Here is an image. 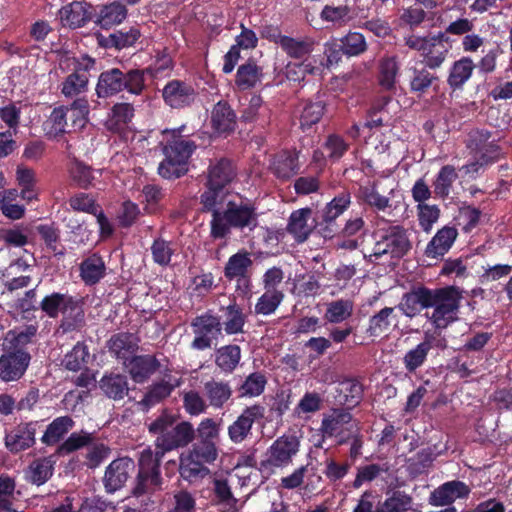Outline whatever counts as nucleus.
I'll list each match as a JSON object with an SVG mask.
<instances>
[{"instance_id":"f257e3e1","label":"nucleus","mask_w":512,"mask_h":512,"mask_svg":"<svg viewBox=\"0 0 512 512\" xmlns=\"http://www.w3.org/2000/svg\"><path fill=\"white\" fill-rule=\"evenodd\" d=\"M184 128L163 131L161 146L165 157L158 166V174L164 179L180 178L188 172V161L197 145L181 134Z\"/></svg>"},{"instance_id":"f03ea898","label":"nucleus","mask_w":512,"mask_h":512,"mask_svg":"<svg viewBox=\"0 0 512 512\" xmlns=\"http://www.w3.org/2000/svg\"><path fill=\"white\" fill-rule=\"evenodd\" d=\"M258 225L256 207L249 201H228L223 212L215 214L210 221V237L225 239L232 229L253 231Z\"/></svg>"},{"instance_id":"7ed1b4c3","label":"nucleus","mask_w":512,"mask_h":512,"mask_svg":"<svg viewBox=\"0 0 512 512\" xmlns=\"http://www.w3.org/2000/svg\"><path fill=\"white\" fill-rule=\"evenodd\" d=\"M144 69H129L123 71L111 68L100 73L95 87L99 98H110L122 91L139 96L146 88Z\"/></svg>"},{"instance_id":"20e7f679","label":"nucleus","mask_w":512,"mask_h":512,"mask_svg":"<svg viewBox=\"0 0 512 512\" xmlns=\"http://www.w3.org/2000/svg\"><path fill=\"white\" fill-rule=\"evenodd\" d=\"M88 114V100L77 98L70 105L54 108L44 122V130L52 138L78 131L86 125Z\"/></svg>"},{"instance_id":"39448f33","label":"nucleus","mask_w":512,"mask_h":512,"mask_svg":"<svg viewBox=\"0 0 512 512\" xmlns=\"http://www.w3.org/2000/svg\"><path fill=\"white\" fill-rule=\"evenodd\" d=\"M460 300L461 294L453 286L432 289L429 303L433 311L431 314L427 312L425 316L436 329H445L457 320Z\"/></svg>"},{"instance_id":"423d86ee","label":"nucleus","mask_w":512,"mask_h":512,"mask_svg":"<svg viewBox=\"0 0 512 512\" xmlns=\"http://www.w3.org/2000/svg\"><path fill=\"white\" fill-rule=\"evenodd\" d=\"M164 454L159 453V448L155 450L146 447L139 453L137 483L133 489L136 496L145 493L154 492L161 485L160 463Z\"/></svg>"},{"instance_id":"0eeeda50","label":"nucleus","mask_w":512,"mask_h":512,"mask_svg":"<svg viewBox=\"0 0 512 512\" xmlns=\"http://www.w3.org/2000/svg\"><path fill=\"white\" fill-rule=\"evenodd\" d=\"M360 423L349 408H332L323 414L319 431L323 438H338L339 444L349 441L351 433L359 430Z\"/></svg>"},{"instance_id":"6e6552de","label":"nucleus","mask_w":512,"mask_h":512,"mask_svg":"<svg viewBox=\"0 0 512 512\" xmlns=\"http://www.w3.org/2000/svg\"><path fill=\"white\" fill-rule=\"evenodd\" d=\"M379 238L373 246L370 257L379 258L384 255L400 259L412 248L407 230L400 225H390L378 231Z\"/></svg>"},{"instance_id":"1a4fd4ad","label":"nucleus","mask_w":512,"mask_h":512,"mask_svg":"<svg viewBox=\"0 0 512 512\" xmlns=\"http://www.w3.org/2000/svg\"><path fill=\"white\" fill-rule=\"evenodd\" d=\"M300 450V439L294 434H284L278 437L268 448L267 458L262 462L263 467L284 468L289 466L293 457Z\"/></svg>"},{"instance_id":"9d476101","label":"nucleus","mask_w":512,"mask_h":512,"mask_svg":"<svg viewBox=\"0 0 512 512\" xmlns=\"http://www.w3.org/2000/svg\"><path fill=\"white\" fill-rule=\"evenodd\" d=\"M195 335L191 347L195 350L211 348L213 340H217L222 334V323L220 318L209 312L195 317L191 322Z\"/></svg>"},{"instance_id":"9b49d317","label":"nucleus","mask_w":512,"mask_h":512,"mask_svg":"<svg viewBox=\"0 0 512 512\" xmlns=\"http://www.w3.org/2000/svg\"><path fill=\"white\" fill-rule=\"evenodd\" d=\"M446 346L445 338L437 337L436 332L425 331L423 341L404 354L402 363L405 370L410 374L416 373L426 363L433 347L444 349Z\"/></svg>"},{"instance_id":"f8f14e48","label":"nucleus","mask_w":512,"mask_h":512,"mask_svg":"<svg viewBox=\"0 0 512 512\" xmlns=\"http://www.w3.org/2000/svg\"><path fill=\"white\" fill-rule=\"evenodd\" d=\"M265 407L254 404L243 409L241 414L233 421L227 429L228 437L234 444H240L252 436V429L255 422L264 418Z\"/></svg>"},{"instance_id":"ddd939ff","label":"nucleus","mask_w":512,"mask_h":512,"mask_svg":"<svg viewBox=\"0 0 512 512\" xmlns=\"http://www.w3.org/2000/svg\"><path fill=\"white\" fill-rule=\"evenodd\" d=\"M195 438V429L190 422L183 421L173 425L164 435L157 436L155 446L159 448L160 454L174 449L185 447Z\"/></svg>"},{"instance_id":"4468645a","label":"nucleus","mask_w":512,"mask_h":512,"mask_svg":"<svg viewBox=\"0 0 512 512\" xmlns=\"http://www.w3.org/2000/svg\"><path fill=\"white\" fill-rule=\"evenodd\" d=\"M164 102L174 109L190 106L194 103L197 92L192 85L181 81L171 80L162 89Z\"/></svg>"},{"instance_id":"2eb2a0df","label":"nucleus","mask_w":512,"mask_h":512,"mask_svg":"<svg viewBox=\"0 0 512 512\" xmlns=\"http://www.w3.org/2000/svg\"><path fill=\"white\" fill-rule=\"evenodd\" d=\"M30 354L18 349L0 357V378L3 381H15L20 379L30 363Z\"/></svg>"},{"instance_id":"dca6fc26","label":"nucleus","mask_w":512,"mask_h":512,"mask_svg":"<svg viewBox=\"0 0 512 512\" xmlns=\"http://www.w3.org/2000/svg\"><path fill=\"white\" fill-rule=\"evenodd\" d=\"M124 368L130 378L138 384L148 381L160 368V361L155 355H133L128 361L123 362Z\"/></svg>"},{"instance_id":"f3484780","label":"nucleus","mask_w":512,"mask_h":512,"mask_svg":"<svg viewBox=\"0 0 512 512\" xmlns=\"http://www.w3.org/2000/svg\"><path fill=\"white\" fill-rule=\"evenodd\" d=\"M134 462L128 457L113 460L106 468L103 483L109 493H113L124 486L134 470Z\"/></svg>"},{"instance_id":"a211bd4d","label":"nucleus","mask_w":512,"mask_h":512,"mask_svg":"<svg viewBox=\"0 0 512 512\" xmlns=\"http://www.w3.org/2000/svg\"><path fill=\"white\" fill-rule=\"evenodd\" d=\"M316 223L312 219L311 208H301L291 213L286 231L293 236L296 242H305L312 231L315 229Z\"/></svg>"},{"instance_id":"6ab92c4d","label":"nucleus","mask_w":512,"mask_h":512,"mask_svg":"<svg viewBox=\"0 0 512 512\" xmlns=\"http://www.w3.org/2000/svg\"><path fill=\"white\" fill-rule=\"evenodd\" d=\"M252 265L250 253L241 250L229 257L224 267V275L228 280L236 279L239 285L242 283L245 288H248L250 284L249 269Z\"/></svg>"},{"instance_id":"aec40b11","label":"nucleus","mask_w":512,"mask_h":512,"mask_svg":"<svg viewBox=\"0 0 512 512\" xmlns=\"http://www.w3.org/2000/svg\"><path fill=\"white\" fill-rule=\"evenodd\" d=\"M431 290L420 286L403 294L397 308L408 318H414L421 309L430 308Z\"/></svg>"},{"instance_id":"412c9836","label":"nucleus","mask_w":512,"mask_h":512,"mask_svg":"<svg viewBox=\"0 0 512 512\" xmlns=\"http://www.w3.org/2000/svg\"><path fill=\"white\" fill-rule=\"evenodd\" d=\"M140 339L135 333L119 332L107 341L111 355L123 362L128 361L139 348Z\"/></svg>"},{"instance_id":"4be33fe9","label":"nucleus","mask_w":512,"mask_h":512,"mask_svg":"<svg viewBox=\"0 0 512 512\" xmlns=\"http://www.w3.org/2000/svg\"><path fill=\"white\" fill-rule=\"evenodd\" d=\"M458 236V231L453 226H444L428 242L424 254L431 259L443 257L452 247Z\"/></svg>"},{"instance_id":"5701e85b","label":"nucleus","mask_w":512,"mask_h":512,"mask_svg":"<svg viewBox=\"0 0 512 512\" xmlns=\"http://www.w3.org/2000/svg\"><path fill=\"white\" fill-rule=\"evenodd\" d=\"M36 423L18 425L5 437L6 447L12 453L28 449L35 443Z\"/></svg>"},{"instance_id":"b1692460","label":"nucleus","mask_w":512,"mask_h":512,"mask_svg":"<svg viewBox=\"0 0 512 512\" xmlns=\"http://www.w3.org/2000/svg\"><path fill=\"white\" fill-rule=\"evenodd\" d=\"M237 175L235 165L230 159L220 158L212 162L208 168V185L225 188Z\"/></svg>"},{"instance_id":"393cba45","label":"nucleus","mask_w":512,"mask_h":512,"mask_svg":"<svg viewBox=\"0 0 512 512\" xmlns=\"http://www.w3.org/2000/svg\"><path fill=\"white\" fill-rule=\"evenodd\" d=\"M232 388L227 381L209 379L203 383V394L209 406L221 409L232 397Z\"/></svg>"},{"instance_id":"a878e982","label":"nucleus","mask_w":512,"mask_h":512,"mask_svg":"<svg viewBox=\"0 0 512 512\" xmlns=\"http://www.w3.org/2000/svg\"><path fill=\"white\" fill-rule=\"evenodd\" d=\"M55 455L34 459L25 470V479L34 485L45 484L54 473Z\"/></svg>"},{"instance_id":"bb28decb","label":"nucleus","mask_w":512,"mask_h":512,"mask_svg":"<svg viewBox=\"0 0 512 512\" xmlns=\"http://www.w3.org/2000/svg\"><path fill=\"white\" fill-rule=\"evenodd\" d=\"M361 199L373 210L378 212H385L392 208L391 199L394 194V189L391 188L386 194L381 193L379 182L374 181L371 184L361 187Z\"/></svg>"},{"instance_id":"cd10ccee","label":"nucleus","mask_w":512,"mask_h":512,"mask_svg":"<svg viewBox=\"0 0 512 512\" xmlns=\"http://www.w3.org/2000/svg\"><path fill=\"white\" fill-rule=\"evenodd\" d=\"M58 16L62 26L76 29L84 26L90 20L86 3L73 1L63 6Z\"/></svg>"},{"instance_id":"c85d7f7f","label":"nucleus","mask_w":512,"mask_h":512,"mask_svg":"<svg viewBox=\"0 0 512 512\" xmlns=\"http://www.w3.org/2000/svg\"><path fill=\"white\" fill-rule=\"evenodd\" d=\"M211 125L217 133H229L236 127V114L226 101L216 103L211 112Z\"/></svg>"},{"instance_id":"c756f323","label":"nucleus","mask_w":512,"mask_h":512,"mask_svg":"<svg viewBox=\"0 0 512 512\" xmlns=\"http://www.w3.org/2000/svg\"><path fill=\"white\" fill-rule=\"evenodd\" d=\"M99 389L106 397L121 400L129 392L127 377L120 373L105 374L99 381Z\"/></svg>"},{"instance_id":"7c9ffc66","label":"nucleus","mask_w":512,"mask_h":512,"mask_svg":"<svg viewBox=\"0 0 512 512\" xmlns=\"http://www.w3.org/2000/svg\"><path fill=\"white\" fill-rule=\"evenodd\" d=\"M76 298L67 294L53 292L46 295L39 303V309L49 318H57L59 314H63L74 304Z\"/></svg>"},{"instance_id":"2f4dec72","label":"nucleus","mask_w":512,"mask_h":512,"mask_svg":"<svg viewBox=\"0 0 512 512\" xmlns=\"http://www.w3.org/2000/svg\"><path fill=\"white\" fill-rule=\"evenodd\" d=\"M446 40L443 33L428 39V43L422 53L427 67L436 69L445 61L448 54V48L444 44Z\"/></svg>"},{"instance_id":"473e14b6","label":"nucleus","mask_w":512,"mask_h":512,"mask_svg":"<svg viewBox=\"0 0 512 512\" xmlns=\"http://www.w3.org/2000/svg\"><path fill=\"white\" fill-rule=\"evenodd\" d=\"M89 74L85 71L74 70L61 83V94L69 99L83 98L88 91Z\"/></svg>"},{"instance_id":"72a5a7b5","label":"nucleus","mask_w":512,"mask_h":512,"mask_svg":"<svg viewBox=\"0 0 512 512\" xmlns=\"http://www.w3.org/2000/svg\"><path fill=\"white\" fill-rule=\"evenodd\" d=\"M228 199V193L222 187H211L207 184V189L200 197L203 212H211L212 218L215 217L216 212L221 213L225 209Z\"/></svg>"},{"instance_id":"f704fd0d","label":"nucleus","mask_w":512,"mask_h":512,"mask_svg":"<svg viewBox=\"0 0 512 512\" xmlns=\"http://www.w3.org/2000/svg\"><path fill=\"white\" fill-rule=\"evenodd\" d=\"M475 64L469 57H462L455 61L450 68L447 78L448 85L453 89H461L471 78Z\"/></svg>"},{"instance_id":"c9c22d12","label":"nucleus","mask_w":512,"mask_h":512,"mask_svg":"<svg viewBox=\"0 0 512 512\" xmlns=\"http://www.w3.org/2000/svg\"><path fill=\"white\" fill-rule=\"evenodd\" d=\"M223 322L222 327L228 335L239 334L243 332L246 323V315L243 309L235 302H231L228 306L222 307Z\"/></svg>"},{"instance_id":"e433bc0d","label":"nucleus","mask_w":512,"mask_h":512,"mask_svg":"<svg viewBox=\"0 0 512 512\" xmlns=\"http://www.w3.org/2000/svg\"><path fill=\"white\" fill-rule=\"evenodd\" d=\"M75 422L70 416L55 418L46 428L41 441L47 446L57 444L74 427Z\"/></svg>"},{"instance_id":"4c0bfd02","label":"nucleus","mask_w":512,"mask_h":512,"mask_svg":"<svg viewBox=\"0 0 512 512\" xmlns=\"http://www.w3.org/2000/svg\"><path fill=\"white\" fill-rule=\"evenodd\" d=\"M105 263L97 254L86 258L80 264V276L86 285L98 283L105 275Z\"/></svg>"},{"instance_id":"58836bf2","label":"nucleus","mask_w":512,"mask_h":512,"mask_svg":"<svg viewBox=\"0 0 512 512\" xmlns=\"http://www.w3.org/2000/svg\"><path fill=\"white\" fill-rule=\"evenodd\" d=\"M180 475L190 483H195L209 474L206 463L192 457L189 453L180 460Z\"/></svg>"},{"instance_id":"ea45409f","label":"nucleus","mask_w":512,"mask_h":512,"mask_svg":"<svg viewBox=\"0 0 512 512\" xmlns=\"http://www.w3.org/2000/svg\"><path fill=\"white\" fill-rule=\"evenodd\" d=\"M241 360V349L238 345L222 346L215 352V364L224 373H232Z\"/></svg>"},{"instance_id":"a19ab883","label":"nucleus","mask_w":512,"mask_h":512,"mask_svg":"<svg viewBox=\"0 0 512 512\" xmlns=\"http://www.w3.org/2000/svg\"><path fill=\"white\" fill-rule=\"evenodd\" d=\"M270 118V109L264 104L262 98L259 95H253L249 101V104L244 108L241 120L244 122H255L260 125L268 123Z\"/></svg>"},{"instance_id":"79ce46f5","label":"nucleus","mask_w":512,"mask_h":512,"mask_svg":"<svg viewBox=\"0 0 512 512\" xmlns=\"http://www.w3.org/2000/svg\"><path fill=\"white\" fill-rule=\"evenodd\" d=\"M354 310V303L350 299H338L327 303L324 319L332 324H338L349 319Z\"/></svg>"},{"instance_id":"37998d69","label":"nucleus","mask_w":512,"mask_h":512,"mask_svg":"<svg viewBox=\"0 0 512 512\" xmlns=\"http://www.w3.org/2000/svg\"><path fill=\"white\" fill-rule=\"evenodd\" d=\"M95 439L96 437L94 432H88L86 430L73 432L58 446L56 453L58 455H69L82 448H88Z\"/></svg>"},{"instance_id":"c03bdc74","label":"nucleus","mask_w":512,"mask_h":512,"mask_svg":"<svg viewBox=\"0 0 512 512\" xmlns=\"http://www.w3.org/2000/svg\"><path fill=\"white\" fill-rule=\"evenodd\" d=\"M126 17V6L120 1H114L101 9L97 23L101 28L108 29L120 24Z\"/></svg>"},{"instance_id":"a18cd8bd","label":"nucleus","mask_w":512,"mask_h":512,"mask_svg":"<svg viewBox=\"0 0 512 512\" xmlns=\"http://www.w3.org/2000/svg\"><path fill=\"white\" fill-rule=\"evenodd\" d=\"M59 330L62 333L80 331L85 326V314L77 299L69 310L62 314Z\"/></svg>"},{"instance_id":"49530a36","label":"nucleus","mask_w":512,"mask_h":512,"mask_svg":"<svg viewBox=\"0 0 512 512\" xmlns=\"http://www.w3.org/2000/svg\"><path fill=\"white\" fill-rule=\"evenodd\" d=\"M70 180L78 187L87 189L95 179L94 170L82 161L73 159L68 165Z\"/></svg>"},{"instance_id":"de8ad7c7","label":"nucleus","mask_w":512,"mask_h":512,"mask_svg":"<svg viewBox=\"0 0 512 512\" xmlns=\"http://www.w3.org/2000/svg\"><path fill=\"white\" fill-rule=\"evenodd\" d=\"M262 77V70L253 62H248L239 66L235 83L241 90H247L256 86Z\"/></svg>"},{"instance_id":"09e8293b","label":"nucleus","mask_w":512,"mask_h":512,"mask_svg":"<svg viewBox=\"0 0 512 512\" xmlns=\"http://www.w3.org/2000/svg\"><path fill=\"white\" fill-rule=\"evenodd\" d=\"M399 71L398 62L394 56H386L379 61L378 81L382 88L391 90L395 87Z\"/></svg>"},{"instance_id":"8fccbe9b","label":"nucleus","mask_w":512,"mask_h":512,"mask_svg":"<svg viewBox=\"0 0 512 512\" xmlns=\"http://www.w3.org/2000/svg\"><path fill=\"white\" fill-rule=\"evenodd\" d=\"M395 308L384 307L369 319L367 333L370 336L378 337L389 331L392 320L396 318Z\"/></svg>"},{"instance_id":"3c124183","label":"nucleus","mask_w":512,"mask_h":512,"mask_svg":"<svg viewBox=\"0 0 512 512\" xmlns=\"http://www.w3.org/2000/svg\"><path fill=\"white\" fill-rule=\"evenodd\" d=\"M321 20L343 27L352 20V8L348 5H325L320 12Z\"/></svg>"},{"instance_id":"603ef678","label":"nucleus","mask_w":512,"mask_h":512,"mask_svg":"<svg viewBox=\"0 0 512 512\" xmlns=\"http://www.w3.org/2000/svg\"><path fill=\"white\" fill-rule=\"evenodd\" d=\"M458 178V173L454 166L445 165L438 172L434 182L433 188L436 196L446 198L450 194L453 183Z\"/></svg>"},{"instance_id":"864d4df0","label":"nucleus","mask_w":512,"mask_h":512,"mask_svg":"<svg viewBox=\"0 0 512 512\" xmlns=\"http://www.w3.org/2000/svg\"><path fill=\"white\" fill-rule=\"evenodd\" d=\"M280 47L289 57L300 59L312 52L314 41L310 38L295 39L286 36L282 39Z\"/></svg>"},{"instance_id":"5fc2aeb1","label":"nucleus","mask_w":512,"mask_h":512,"mask_svg":"<svg viewBox=\"0 0 512 512\" xmlns=\"http://www.w3.org/2000/svg\"><path fill=\"white\" fill-rule=\"evenodd\" d=\"M89 350L83 342L77 344L68 352L63 360L62 365L70 371H81L88 362Z\"/></svg>"},{"instance_id":"6e6d98bb","label":"nucleus","mask_w":512,"mask_h":512,"mask_svg":"<svg viewBox=\"0 0 512 512\" xmlns=\"http://www.w3.org/2000/svg\"><path fill=\"white\" fill-rule=\"evenodd\" d=\"M390 99L383 97L378 103L374 104L368 112L365 127L370 129L389 126L391 124V117L389 116L386 106Z\"/></svg>"},{"instance_id":"4d7b16f0","label":"nucleus","mask_w":512,"mask_h":512,"mask_svg":"<svg viewBox=\"0 0 512 512\" xmlns=\"http://www.w3.org/2000/svg\"><path fill=\"white\" fill-rule=\"evenodd\" d=\"M283 298V292L278 289L265 290L255 304V313L258 315L274 313L283 301Z\"/></svg>"},{"instance_id":"13d9d810","label":"nucleus","mask_w":512,"mask_h":512,"mask_svg":"<svg viewBox=\"0 0 512 512\" xmlns=\"http://www.w3.org/2000/svg\"><path fill=\"white\" fill-rule=\"evenodd\" d=\"M299 153L296 151H286L275 163V173L279 178L288 179L297 174L300 165L298 162Z\"/></svg>"},{"instance_id":"bf43d9fd","label":"nucleus","mask_w":512,"mask_h":512,"mask_svg":"<svg viewBox=\"0 0 512 512\" xmlns=\"http://www.w3.org/2000/svg\"><path fill=\"white\" fill-rule=\"evenodd\" d=\"M351 199L348 193H342L329 202L322 211V222L329 228L350 205Z\"/></svg>"},{"instance_id":"052dcab7","label":"nucleus","mask_w":512,"mask_h":512,"mask_svg":"<svg viewBox=\"0 0 512 512\" xmlns=\"http://www.w3.org/2000/svg\"><path fill=\"white\" fill-rule=\"evenodd\" d=\"M266 384L267 379L261 372L251 373L238 387L239 397H257L264 392Z\"/></svg>"},{"instance_id":"680f3d73","label":"nucleus","mask_w":512,"mask_h":512,"mask_svg":"<svg viewBox=\"0 0 512 512\" xmlns=\"http://www.w3.org/2000/svg\"><path fill=\"white\" fill-rule=\"evenodd\" d=\"M413 498L403 491H395L382 504L381 512H407L412 508Z\"/></svg>"},{"instance_id":"e2e57ef3","label":"nucleus","mask_w":512,"mask_h":512,"mask_svg":"<svg viewBox=\"0 0 512 512\" xmlns=\"http://www.w3.org/2000/svg\"><path fill=\"white\" fill-rule=\"evenodd\" d=\"M182 401L185 411L191 416H199L209 407L206 399L196 390L183 392Z\"/></svg>"},{"instance_id":"0e129e2a","label":"nucleus","mask_w":512,"mask_h":512,"mask_svg":"<svg viewBox=\"0 0 512 512\" xmlns=\"http://www.w3.org/2000/svg\"><path fill=\"white\" fill-rule=\"evenodd\" d=\"M323 113L324 104L321 101L305 103L300 115L301 128L305 130L318 123Z\"/></svg>"},{"instance_id":"69168bd1","label":"nucleus","mask_w":512,"mask_h":512,"mask_svg":"<svg viewBox=\"0 0 512 512\" xmlns=\"http://www.w3.org/2000/svg\"><path fill=\"white\" fill-rule=\"evenodd\" d=\"M140 37V31L137 28H130L129 31H116L109 35L105 45L107 47H115L123 49L132 46Z\"/></svg>"},{"instance_id":"338daca9","label":"nucleus","mask_w":512,"mask_h":512,"mask_svg":"<svg viewBox=\"0 0 512 512\" xmlns=\"http://www.w3.org/2000/svg\"><path fill=\"white\" fill-rule=\"evenodd\" d=\"M174 386L168 381H160L153 384L145 394L142 403L148 407L153 406L170 396Z\"/></svg>"},{"instance_id":"774afa93","label":"nucleus","mask_w":512,"mask_h":512,"mask_svg":"<svg viewBox=\"0 0 512 512\" xmlns=\"http://www.w3.org/2000/svg\"><path fill=\"white\" fill-rule=\"evenodd\" d=\"M111 454L109 446L102 442H95L87 448L85 454L86 465L88 468L94 469L98 467L103 461H105Z\"/></svg>"}]
</instances>
